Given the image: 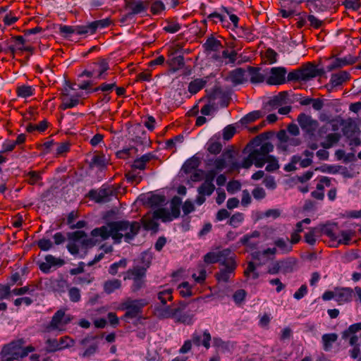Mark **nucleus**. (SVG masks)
I'll return each mask as SVG.
<instances>
[{"label":"nucleus","mask_w":361,"mask_h":361,"mask_svg":"<svg viewBox=\"0 0 361 361\" xmlns=\"http://www.w3.org/2000/svg\"><path fill=\"white\" fill-rule=\"evenodd\" d=\"M111 195L112 191L109 189H101L98 191L91 190L89 192L90 197L99 203L109 202Z\"/></svg>","instance_id":"nucleus-21"},{"label":"nucleus","mask_w":361,"mask_h":361,"mask_svg":"<svg viewBox=\"0 0 361 361\" xmlns=\"http://www.w3.org/2000/svg\"><path fill=\"white\" fill-rule=\"evenodd\" d=\"M47 121L46 120H43L38 124H29L27 126V130L28 132H32L35 130L43 132L47 129Z\"/></svg>","instance_id":"nucleus-52"},{"label":"nucleus","mask_w":361,"mask_h":361,"mask_svg":"<svg viewBox=\"0 0 361 361\" xmlns=\"http://www.w3.org/2000/svg\"><path fill=\"white\" fill-rule=\"evenodd\" d=\"M221 269L219 273L216 274L219 281L227 282L230 278L233 276L236 268V263L233 257L225 259L221 264Z\"/></svg>","instance_id":"nucleus-8"},{"label":"nucleus","mask_w":361,"mask_h":361,"mask_svg":"<svg viewBox=\"0 0 361 361\" xmlns=\"http://www.w3.org/2000/svg\"><path fill=\"white\" fill-rule=\"evenodd\" d=\"M353 290L350 288H336L335 300L342 305L352 300Z\"/></svg>","instance_id":"nucleus-20"},{"label":"nucleus","mask_w":361,"mask_h":361,"mask_svg":"<svg viewBox=\"0 0 361 361\" xmlns=\"http://www.w3.org/2000/svg\"><path fill=\"white\" fill-rule=\"evenodd\" d=\"M259 235L260 233L259 231H255L250 234L244 235L242 238H240V242L243 245H245L250 248H256L259 243Z\"/></svg>","instance_id":"nucleus-23"},{"label":"nucleus","mask_w":361,"mask_h":361,"mask_svg":"<svg viewBox=\"0 0 361 361\" xmlns=\"http://www.w3.org/2000/svg\"><path fill=\"white\" fill-rule=\"evenodd\" d=\"M25 344V341L23 338L13 340L3 347L1 354L3 357L12 356L13 358L23 359L35 350L32 345L24 347Z\"/></svg>","instance_id":"nucleus-4"},{"label":"nucleus","mask_w":361,"mask_h":361,"mask_svg":"<svg viewBox=\"0 0 361 361\" xmlns=\"http://www.w3.org/2000/svg\"><path fill=\"white\" fill-rule=\"evenodd\" d=\"M274 150V145L269 142H265L259 147L252 150L248 156L245 158L241 164H238L239 168L250 169L252 164L257 168H262L264 166V155L266 153H270Z\"/></svg>","instance_id":"nucleus-3"},{"label":"nucleus","mask_w":361,"mask_h":361,"mask_svg":"<svg viewBox=\"0 0 361 361\" xmlns=\"http://www.w3.org/2000/svg\"><path fill=\"white\" fill-rule=\"evenodd\" d=\"M68 297L71 302H78L81 299L80 290L76 287H71L68 290Z\"/></svg>","instance_id":"nucleus-50"},{"label":"nucleus","mask_w":361,"mask_h":361,"mask_svg":"<svg viewBox=\"0 0 361 361\" xmlns=\"http://www.w3.org/2000/svg\"><path fill=\"white\" fill-rule=\"evenodd\" d=\"M302 80H307L311 78L320 75L322 71L318 69L315 66L308 63L301 68Z\"/></svg>","instance_id":"nucleus-24"},{"label":"nucleus","mask_w":361,"mask_h":361,"mask_svg":"<svg viewBox=\"0 0 361 361\" xmlns=\"http://www.w3.org/2000/svg\"><path fill=\"white\" fill-rule=\"evenodd\" d=\"M288 92H281L277 95L274 96L269 102L271 106L276 108L278 106L286 104L288 103Z\"/></svg>","instance_id":"nucleus-28"},{"label":"nucleus","mask_w":361,"mask_h":361,"mask_svg":"<svg viewBox=\"0 0 361 361\" xmlns=\"http://www.w3.org/2000/svg\"><path fill=\"white\" fill-rule=\"evenodd\" d=\"M353 237V232L342 231L338 234L336 242L338 244L348 245Z\"/></svg>","instance_id":"nucleus-42"},{"label":"nucleus","mask_w":361,"mask_h":361,"mask_svg":"<svg viewBox=\"0 0 361 361\" xmlns=\"http://www.w3.org/2000/svg\"><path fill=\"white\" fill-rule=\"evenodd\" d=\"M221 149L222 145L219 142L211 139L207 142V150L211 154H217L221 151Z\"/></svg>","instance_id":"nucleus-47"},{"label":"nucleus","mask_w":361,"mask_h":361,"mask_svg":"<svg viewBox=\"0 0 361 361\" xmlns=\"http://www.w3.org/2000/svg\"><path fill=\"white\" fill-rule=\"evenodd\" d=\"M152 154L148 153L135 159L132 165L133 169L145 170L146 169L147 164L152 159Z\"/></svg>","instance_id":"nucleus-33"},{"label":"nucleus","mask_w":361,"mask_h":361,"mask_svg":"<svg viewBox=\"0 0 361 361\" xmlns=\"http://www.w3.org/2000/svg\"><path fill=\"white\" fill-rule=\"evenodd\" d=\"M244 274L246 277L252 279H256L258 278L259 274L255 271V266L253 262H249L247 268L245 269Z\"/></svg>","instance_id":"nucleus-53"},{"label":"nucleus","mask_w":361,"mask_h":361,"mask_svg":"<svg viewBox=\"0 0 361 361\" xmlns=\"http://www.w3.org/2000/svg\"><path fill=\"white\" fill-rule=\"evenodd\" d=\"M121 286V281L118 279H112L107 281L104 284V291L110 294L113 293L114 290L120 288Z\"/></svg>","instance_id":"nucleus-41"},{"label":"nucleus","mask_w":361,"mask_h":361,"mask_svg":"<svg viewBox=\"0 0 361 361\" xmlns=\"http://www.w3.org/2000/svg\"><path fill=\"white\" fill-rule=\"evenodd\" d=\"M310 9L315 11H322L326 9L330 3V0H305Z\"/></svg>","instance_id":"nucleus-30"},{"label":"nucleus","mask_w":361,"mask_h":361,"mask_svg":"<svg viewBox=\"0 0 361 361\" xmlns=\"http://www.w3.org/2000/svg\"><path fill=\"white\" fill-rule=\"evenodd\" d=\"M269 153H266L263 156L264 157V165L267 163L266 166V171L268 172H274L277 171L280 168V164L278 159L272 156L269 155Z\"/></svg>","instance_id":"nucleus-27"},{"label":"nucleus","mask_w":361,"mask_h":361,"mask_svg":"<svg viewBox=\"0 0 361 361\" xmlns=\"http://www.w3.org/2000/svg\"><path fill=\"white\" fill-rule=\"evenodd\" d=\"M108 163L107 159L103 154L94 155L92 159V164L100 169H104Z\"/></svg>","instance_id":"nucleus-43"},{"label":"nucleus","mask_w":361,"mask_h":361,"mask_svg":"<svg viewBox=\"0 0 361 361\" xmlns=\"http://www.w3.org/2000/svg\"><path fill=\"white\" fill-rule=\"evenodd\" d=\"M287 71L284 67H274L266 78V82L270 85H279L285 83Z\"/></svg>","instance_id":"nucleus-10"},{"label":"nucleus","mask_w":361,"mask_h":361,"mask_svg":"<svg viewBox=\"0 0 361 361\" xmlns=\"http://www.w3.org/2000/svg\"><path fill=\"white\" fill-rule=\"evenodd\" d=\"M250 81L252 83H258L266 81V77L260 73V69L254 67L249 68Z\"/></svg>","instance_id":"nucleus-39"},{"label":"nucleus","mask_w":361,"mask_h":361,"mask_svg":"<svg viewBox=\"0 0 361 361\" xmlns=\"http://www.w3.org/2000/svg\"><path fill=\"white\" fill-rule=\"evenodd\" d=\"M58 341L59 345L60 347V350L66 348L71 347L75 343L74 340L68 336L61 337Z\"/></svg>","instance_id":"nucleus-60"},{"label":"nucleus","mask_w":361,"mask_h":361,"mask_svg":"<svg viewBox=\"0 0 361 361\" xmlns=\"http://www.w3.org/2000/svg\"><path fill=\"white\" fill-rule=\"evenodd\" d=\"M35 89L32 86L21 85L17 88V94L18 97L26 98L34 94Z\"/></svg>","instance_id":"nucleus-46"},{"label":"nucleus","mask_w":361,"mask_h":361,"mask_svg":"<svg viewBox=\"0 0 361 361\" xmlns=\"http://www.w3.org/2000/svg\"><path fill=\"white\" fill-rule=\"evenodd\" d=\"M126 264H127V262L124 259L120 260L118 262H115V263L112 264L109 270V274H111V275L116 274L118 272V269L119 267L125 268L126 267Z\"/></svg>","instance_id":"nucleus-62"},{"label":"nucleus","mask_w":361,"mask_h":361,"mask_svg":"<svg viewBox=\"0 0 361 361\" xmlns=\"http://www.w3.org/2000/svg\"><path fill=\"white\" fill-rule=\"evenodd\" d=\"M14 43L13 45L8 47V51L14 57L17 51H23V48L25 44V39L23 36H14L11 38Z\"/></svg>","instance_id":"nucleus-25"},{"label":"nucleus","mask_w":361,"mask_h":361,"mask_svg":"<svg viewBox=\"0 0 361 361\" xmlns=\"http://www.w3.org/2000/svg\"><path fill=\"white\" fill-rule=\"evenodd\" d=\"M212 340V336L209 332L207 330H205L202 335H200L196 332H195L192 335V343L197 345L200 346V345H203L206 349H209L210 348V341Z\"/></svg>","instance_id":"nucleus-19"},{"label":"nucleus","mask_w":361,"mask_h":361,"mask_svg":"<svg viewBox=\"0 0 361 361\" xmlns=\"http://www.w3.org/2000/svg\"><path fill=\"white\" fill-rule=\"evenodd\" d=\"M206 78H196L192 80L188 85V92L191 94H196L201 90L207 84Z\"/></svg>","instance_id":"nucleus-31"},{"label":"nucleus","mask_w":361,"mask_h":361,"mask_svg":"<svg viewBox=\"0 0 361 361\" xmlns=\"http://www.w3.org/2000/svg\"><path fill=\"white\" fill-rule=\"evenodd\" d=\"M111 23V20L106 18L102 20H98L85 25L87 30V35H93L95 33L98 28H104L109 26Z\"/></svg>","instance_id":"nucleus-22"},{"label":"nucleus","mask_w":361,"mask_h":361,"mask_svg":"<svg viewBox=\"0 0 361 361\" xmlns=\"http://www.w3.org/2000/svg\"><path fill=\"white\" fill-rule=\"evenodd\" d=\"M215 177V172L209 171L205 178L204 182L198 188V193L209 196L212 194L215 189L213 180Z\"/></svg>","instance_id":"nucleus-16"},{"label":"nucleus","mask_w":361,"mask_h":361,"mask_svg":"<svg viewBox=\"0 0 361 361\" xmlns=\"http://www.w3.org/2000/svg\"><path fill=\"white\" fill-rule=\"evenodd\" d=\"M277 56L278 54L274 50L268 49L265 51L264 58L269 63L272 64L276 62Z\"/></svg>","instance_id":"nucleus-64"},{"label":"nucleus","mask_w":361,"mask_h":361,"mask_svg":"<svg viewBox=\"0 0 361 361\" xmlns=\"http://www.w3.org/2000/svg\"><path fill=\"white\" fill-rule=\"evenodd\" d=\"M46 351L49 353L60 350L59 341L56 339L49 338L46 341Z\"/></svg>","instance_id":"nucleus-57"},{"label":"nucleus","mask_w":361,"mask_h":361,"mask_svg":"<svg viewBox=\"0 0 361 361\" xmlns=\"http://www.w3.org/2000/svg\"><path fill=\"white\" fill-rule=\"evenodd\" d=\"M204 47L208 51H217L222 48V44L220 40L210 36L204 42Z\"/></svg>","instance_id":"nucleus-32"},{"label":"nucleus","mask_w":361,"mask_h":361,"mask_svg":"<svg viewBox=\"0 0 361 361\" xmlns=\"http://www.w3.org/2000/svg\"><path fill=\"white\" fill-rule=\"evenodd\" d=\"M109 68V63L105 59H100L94 63L93 68L97 78L102 79L105 78V73Z\"/></svg>","instance_id":"nucleus-26"},{"label":"nucleus","mask_w":361,"mask_h":361,"mask_svg":"<svg viewBox=\"0 0 361 361\" xmlns=\"http://www.w3.org/2000/svg\"><path fill=\"white\" fill-rule=\"evenodd\" d=\"M274 244L283 253L289 252L292 250V245L288 242V238L286 240H284L283 238H279L275 240Z\"/></svg>","instance_id":"nucleus-44"},{"label":"nucleus","mask_w":361,"mask_h":361,"mask_svg":"<svg viewBox=\"0 0 361 361\" xmlns=\"http://www.w3.org/2000/svg\"><path fill=\"white\" fill-rule=\"evenodd\" d=\"M71 321V317L66 315L62 310L57 311L52 317L50 328L52 329L62 330L65 325Z\"/></svg>","instance_id":"nucleus-15"},{"label":"nucleus","mask_w":361,"mask_h":361,"mask_svg":"<svg viewBox=\"0 0 361 361\" xmlns=\"http://www.w3.org/2000/svg\"><path fill=\"white\" fill-rule=\"evenodd\" d=\"M181 200L178 197H174L171 202V212L165 208H160L154 211V216L160 218L164 222L171 221L180 216V206Z\"/></svg>","instance_id":"nucleus-7"},{"label":"nucleus","mask_w":361,"mask_h":361,"mask_svg":"<svg viewBox=\"0 0 361 361\" xmlns=\"http://www.w3.org/2000/svg\"><path fill=\"white\" fill-rule=\"evenodd\" d=\"M244 220V215L242 213L237 212L234 214L229 220V224L234 227H238Z\"/></svg>","instance_id":"nucleus-54"},{"label":"nucleus","mask_w":361,"mask_h":361,"mask_svg":"<svg viewBox=\"0 0 361 361\" xmlns=\"http://www.w3.org/2000/svg\"><path fill=\"white\" fill-rule=\"evenodd\" d=\"M359 331H361V322L350 325L348 329L343 332L342 337L343 339H346L350 337V336L355 335V334Z\"/></svg>","instance_id":"nucleus-48"},{"label":"nucleus","mask_w":361,"mask_h":361,"mask_svg":"<svg viewBox=\"0 0 361 361\" xmlns=\"http://www.w3.org/2000/svg\"><path fill=\"white\" fill-rule=\"evenodd\" d=\"M262 116V114L259 111H255L247 114L242 119L243 123H247L255 121Z\"/></svg>","instance_id":"nucleus-59"},{"label":"nucleus","mask_w":361,"mask_h":361,"mask_svg":"<svg viewBox=\"0 0 361 361\" xmlns=\"http://www.w3.org/2000/svg\"><path fill=\"white\" fill-rule=\"evenodd\" d=\"M154 216V212L152 214L145 215L142 218V224L143 226L147 230H157L158 228V224L156 221V219H159V218H157Z\"/></svg>","instance_id":"nucleus-35"},{"label":"nucleus","mask_w":361,"mask_h":361,"mask_svg":"<svg viewBox=\"0 0 361 361\" xmlns=\"http://www.w3.org/2000/svg\"><path fill=\"white\" fill-rule=\"evenodd\" d=\"M357 61V58L350 55L345 56L344 58H336L327 66V70L331 71L334 69L344 67L348 65H351Z\"/></svg>","instance_id":"nucleus-18"},{"label":"nucleus","mask_w":361,"mask_h":361,"mask_svg":"<svg viewBox=\"0 0 361 361\" xmlns=\"http://www.w3.org/2000/svg\"><path fill=\"white\" fill-rule=\"evenodd\" d=\"M222 58L225 59V63H235L237 59V52L235 51H228V50H224L222 51Z\"/></svg>","instance_id":"nucleus-49"},{"label":"nucleus","mask_w":361,"mask_h":361,"mask_svg":"<svg viewBox=\"0 0 361 361\" xmlns=\"http://www.w3.org/2000/svg\"><path fill=\"white\" fill-rule=\"evenodd\" d=\"M150 10L154 15H159L165 10V5L161 1H156L152 4Z\"/></svg>","instance_id":"nucleus-56"},{"label":"nucleus","mask_w":361,"mask_h":361,"mask_svg":"<svg viewBox=\"0 0 361 361\" xmlns=\"http://www.w3.org/2000/svg\"><path fill=\"white\" fill-rule=\"evenodd\" d=\"M340 137L341 136L338 133H330L326 136L325 140L322 142L321 145L324 149L331 148L339 141Z\"/></svg>","instance_id":"nucleus-40"},{"label":"nucleus","mask_w":361,"mask_h":361,"mask_svg":"<svg viewBox=\"0 0 361 361\" xmlns=\"http://www.w3.org/2000/svg\"><path fill=\"white\" fill-rule=\"evenodd\" d=\"M53 288L56 291L64 292L67 288V282L63 279H55L51 281Z\"/></svg>","instance_id":"nucleus-55"},{"label":"nucleus","mask_w":361,"mask_h":361,"mask_svg":"<svg viewBox=\"0 0 361 361\" xmlns=\"http://www.w3.org/2000/svg\"><path fill=\"white\" fill-rule=\"evenodd\" d=\"M59 33L62 37L68 38L74 34L87 35V30L85 25L75 26L61 25L59 27Z\"/></svg>","instance_id":"nucleus-14"},{"label":"nucleus","mask_w":361,"mask_h":361,"mask_svg":"<svg viewBox=\"0 0 361 361\" xmlns=\"http://www.w3.org/2000/svg\"><path fill=\"white\" fill-rule=\"evenodd\" d=\"M207 277V271L203 265H199L195 272L192 274V278L197 283L202 284Z\"/></svg>","instance_id":"nucleus-37"},{"label":"nucleus","mask_w":361,"mask_h":361,"mask_svg":"<svg viewBox=\"0 0 361 361\" xmlns=\"http://www.w3.org/2000/svg\"><path fill=\"white\" fill-rule=\"evenodd\" d=\"M166 199L164 195H152L149 198V202L152 206L157 207L162 204L165 202Z\"/></svg>","instance_id":"nucleus-61"},{"label":"nucleus","mask_w":361,"mask_h":361,"mask_svg":"<svg viewBox=\"0 0 361 361\" xmlns=\"http://www.w3.org/2000/svg\"><path fill=\"white\" fill-rule=\"evenodd\" d=\"M79 104L78 96L70 97L68 93L64 94L62 97L61 108L63 110L76 106Z\"/></svg>","instance_id":"nucleus-29"},{"label":"nucleus","mask_w":361,"mask_h":361,"mask_svg":"<svg viewBox=\"0 0 361 361\" xmlns=\"http://www.w3.org/2000/svg\"><path fill=\"white\" fill-rule=\"evenodd\" d=\"M140 229V224L137 221H113L93 229L91 235L94 238H100L102 240L111 237L115 243H120L123 238L129 242L138 233Z\"/></svg>","instance_id":"nucleus-1"},{"label":"nucleus","mask_w":361,"mask_h":361,"mask_svg":"<svg viewBox=\"0 0 361 361\" xmlns=\"http://www.w3.org/2000/svg\"><path fill=\"white\" fill-rule=\"evenodd\" d=\"M180 295L183 297H190L192 295V286L188 282H183L178 286Z\"/></svg>","instance_id":"nucleus-45"},{"label":"nucleus","mask_w":361,"mask_h":361,"mask_svg":"<svg viewBox=\"0 0 361 361\" xmlns=\"http://www.w3.org/2000/svg\"><path fill=\"white\" fill-rule=\"evenodd\" d=\"M198 300L199 299H196L189 303L179 300L171 304V306L157 308L156 315L159 319L173 318L177 322L191 325L194 322L195 314L200 307Z\"/></svg>","instance_id":"nucleus-2"},{"label":"nucleus","mask_w":361,"mask_h":361,"mask_svg":"<svg viewBox=\"0 0 361 361\" xmlns=\"http://www.w3.org/2000/svg\"><path fill=\"white\" fill-rule=\"evenodd\" d=\"M245 72L243 68H236L228 73L225 80L231 82L233 85L243 84L246 81Z\"/></svg>","instance_id":"nucleus-17"},{"label":"nucleus","mask_w":361,"mask_h":361,"mask_svg":"<svg viewBox=\"0 0 361 361\" xmlns=\"http://www.w3.org/2000/svg\"><path fill=\"white\" fill-rule=\"evenodd\" d=\"M297 121L301 129L309 135H313L319 126V123L317 120L305 113L298 115Z\"/></svg>","instance_id":"nucleus-9"},{"label":"nucleus","mask_w":361,"mask_h":361,"mask_svg":"<svg viewBox=\"0 0 361 361\" xmlns=\"http://www.w3.org/2000/svg\"><path fill=\"white\" fill-rule=\"evenodd\" d=\"M338 337V335L335 333L324 334L322 337L324 350L325 351L330 350L333 343L337 341Z\"/></svg>","instance_id":"nucleus-34"},{"label":"nucleus","mask_w":361,"mask_h":361,"mask_svg":"<svg viewBox=\"0 0 361 361\" xmlns=\"http://www.w3.org/2000/svg\"><path fill=\"white\" fill-rule=\"evenodd\" d=\"M125 8L134 16L135 15L144 14L149 7V2L142 0H124Z\"/></svg>","instance_id":"nucleus-11"},{"label":"nucleus","mask_w":361,"mask_h":361,"mask_svg":"<svg viewBox=\"0 0 361 361\" xmlns=\"http://www.w3.org/2000/svg\"><path fill=\"white\" fill-rule=\"evenodd\" d=\"M149 304V301L145 298L133 299L126 298L121 303L119 309L126 310L125 318L133 319L142 313V309Z\"/></svg>","instance_id":"nucleus-5"},{"label":"nucleus","mask_w":361,"mask_h":361,"mask_svg":"<svg viewBox=\"0 0 361 361\" xmlns=\"http://www.w3.org/2000/svg\"><path fill=\"white\" fill-rule=\"evenodd\" d=\"M156 293L157 299L161 304L159 307H169L167 302H171L173 300V288L168 286L167 285L158 287ZM169 306H171V305H169ZM157 308H159V307H157L155 310Z\"/></svg>","instance_id":"nucleus-12"},{"label":"nucleus","mask_w":361,"mask_h":361,"mask_svg":"<svg viewBox=\"0 0 361 361\" xmlns=\"http://www.w3.org/2000/svg\"><path fill=\"white\" fill-rule=\"evenodd\" d=\"M127 180L132 183L137 184L142 180V177L139 175V173L135 172V169H133L131 171H129L126 175Z\"/></svg>","instance_id":"nucleus-63"},{"label":"nucleus","mask_w":361,"mask_h":361,"mask_svg":"<svg viewBox=\"0 0 361 361\" xmlns=\"http://www.w3.org/2000/svg\"><path fill=\"white\" fill-rule=\"evenodd\" d=\"M318 230L312 228L305 235V240L309 245H313L316 243Z\"/></svg>","instance_id":"nucleus-51"},{"label":"nucleus","mask_w":361,"mask_h":361,"mask_svg":"<svg viewBox=\"0 0 361 361\" xmlns=\"http://www.w3.org/2000/svg\"><path fill=\"white\" fill-rule=\"evenodd\" d=\"M212 165L216 172L223 171L224 169L228 168L229 171H233L238 169V164L235 161L233 154L231 151L224 152L221 156L214 160L210 161Z\"/></svg>","instance_id":"nucleus-6"},{"label":"nucleus","mask_w":361,"mask_h":361,"mask_svg":"<svg viewBox=\"0 0 361 361\" xmlns=\"http://www.w3.org/2000/svg\"><path fill=\"white\" fill-rule=\"evenodd\" d=\"M350 74L347 71H341L339 73L333 74L331 77V82L334 86H338L343 82L348 80Z\"/></svg>","instance_id":"nucleus-36"},{"label":"nucleus","mask_w":361,"mask_h":361,"mask_svg":"<svg viewBox=\"0 0 361 361\" xmlns=\"http://www.w3.org/2000/svg\"><path fill=\"white\" fill-rule=\"evenodd\" d=\"M11 294L10 285L0 283V300L9 298Z\"/></svg>","instance_id":"nucleus-58"},{"label":"nucleus","mask_w":361,"mask_h":361,"mask_svg":"<svg viewBox=\"0 0 361 361\" xmlns=\"http://www.w3.org/2000/svg\"><path fill=\"white\" fill-rule=\"evenodd\" d=\"M231 251L229 249H224L217 252H210L204 257V260L207 264H214L216 262H222L225 259L230 257Z\"/></svg>","instance_id":"nucleus-13"},{"label":"nucleus","mask_w":361,"mask_h":361,"mask_svg":"<svg viewBox=\"0 0 361 361\" xmlns=\"http://www.w3.org/2000/svg\"><path fill=\"white\" fill-rule=\"evenodd\" d=\"M200 162L199 158L192 157L185 162L182 169L186 173H190L199 166Z\"/></svg>","instance_id":"nucleus-38"}]
</instances>
